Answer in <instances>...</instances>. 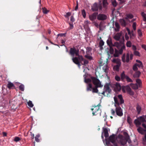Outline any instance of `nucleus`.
Returning <instances> with one entry per match:
<instances>
[{
  "mask_svg": "<svg viewBox=\"0 0 146 146\" xmlns=\"http://www.w3.org/2000/svg\"><path fill=\"white\" fill-rule=\"evenodd\" d=\"M114 100L115 102V111L113 109L111 110L112 114L114 115L115 114V112L117 115L119 116H121L123 115L122 110L119 106V102L117 98L116 97H114Z\"/></svg>",
  "mask_w": 146,
  "mask_h": 146,
  "instance_id": "obj_1",
  "label": "nucleus"
},
{
  "mask_svg": "<svg viewBox=\"0 0 146 146\" xmlns=\"http://www.w3.org/2000/svg\"><path fill=\"white\" fill-rule=\"evenodd\" d=\"M73 62L77 65L78 66H81L80 63L84 66H86L88 64V62L87 60L84 59L82 55L79 56L78 57H75L72 58Z\"/></svg>",
  "mask_w": 146,
  "mask_h": 146,
  "instance_id": "obj_2",
  "label": "nucleus"
},
{
  "mask_svg": "<svg viewBox=\"0 0 146 146\" xmlns=\"http://www.w3.org/2000/svg\"><path fill=\"white\" fill-rule=\"evenodd\" d=\"M106 143L107 144H110V143H111L113 145H111L112 146H118L116 141L117 139H116L115 137V135L113 134L110 135L107 140Z\"/></svg>",
  "mask_w": 146,
  "mask_h": 146,
  "instance_id": "obj_3",
  "label": "nucleus"
},
{
  "mask_svg": "<svg viewBox=\"0 0 146 146\" xmlns=\"http://www.w3.org/2000/svg\"><path fill=\"white\" fill-rule=\"evenodd\" d=\"M117 141L122 145H124L127 142V138L121 135H119L117 138Z\"/></svg>",
  "mask_w": 146,
  "mask_h": 146,
  "instance_id": "obj_4",
  "label": "nucleus"
},
{
  "mask_svg": "<svg viewBox=\"0 0 146 146\" xmlns=\"http://www.w3.org/2000/svg\"><path fill=\"white\" fill-rule=\"evenodd\" d=\"M96 73L97 72H96L95 73L96 76V77L92 76L91 77V79L92 80V82L93 84L95 86H98L99 87H102L103 86V85L101 84V83L99 80L97 78L98 76L96 75Z\"/></svg>",
  "mask_w": 146,
  "mask_h": 146,
  "instance_id": "obj_5",
  "label": "nucleus"
},
{
  "mask_svg": "<svg viewBox=\"0 0 146 146\" xmlns=\"http://www.w3.org/2000/svg\"><path fill=\"white\" fill-rule=\"evenodd\" d=\"M99 66L100 67H102L104 71L106 73V75H107L109 69L107 62H104L102 60L100 62Z\"/></svg>",
  "mask_w": 146,
  "mask_h": 146,
  "instance_id": "obj_6",
  "label": "nucleus"
},
{
  "mask_svg": "<svg viewBox=\"0 0 146 146\" xmlns=\"http://www.w3.org/2000/svg\"><path fill=\"white\" fill-rule=\"evenodd\" d=\"M110 83H106L104 86V91L102 93V94L105 95V93H106L108 95L110 94L111 91V90L110 88Z\"/></svg>",
  "mask_w": 146,
  "mask_h": 146,
  "instance_id": "obj_7",
  "label": "nucleus"
},
{
  "mask_svg": "<svg viewBox=\"0 0 146 146\" xmlns=\"http://www.w3.org/2000/svg\"><path fill=\"white\" fill-rule=\"evenodd\" d=\"M99 106L97 105L94 106L93 108L91 109L92 111V114L93 115H100L101 113V110H100Z\"/></svg>",
  "mask_w": 146,
  "mask_h": 146,
  "instance_id": "obj_8",
  "label": "nucleus"
},
{
  "mask_svg": "<svg viewBox=\"0 0 146 146\" xmlns=\"http://www.w3.org/2000/svg\"><path fill=\"white\" fill-rule=\"evenodd\" d=\"M69 53L71 56L73 57V58H74V57L75 55L76 56H78V57L79 56H80L79 55L78 50H76L74 47L71 48H70Z\"/></svg>",
  "mask_w": 146,
  "mask_h": 146,
  "instance_id": "obj_9",
  "label": "nucleus"
},
{
  "mask_svg": "<svg viewBox=\"0 0 146 146\" xmlns=\"http://www.w3.org/2000/svg\"><path fill=\"white\" fill-rule=\"evenodd\" d=\"M146 121L145 118L143 116H141L138 118L137 119H135L134 123L137 125H139L141 124V123L144 122Z\"/></svg>",
  "mask_w": 146,
  "mask_h": 146,
  "instance_id": "obj_10",
  "label": "nucleus"
},
{
  "mask_svg": "<svg viewBox=\"0 0 146 146\" xmlns=\"http://www.w3.org/2000/svg\"><path fill=\"white\" fill-rule=\"evenodd\" d=\"M126 90L128 93L131 95L133 96L134 95V93L131 90V89L128 85L126 86H123L122 87V90L123 92H125V90Z\"/></svg>",
  "mask_w": 146,
  "mask_h": 146,
  "instance_id": "obj_11",
  "label": "nucleus"
},
{
  "mask_svg": "<svg viewBox=\"0 0 146 146\" xmlns=\"http://www.w3.org/2000/svg\"><path fill=\"white\" fill-rule=\"evenodd\" d=\"M107 19V16L104 14H100L98 15L97 19L98 20H104Z\"/></svg>",
  "mask_w": 146,
  "mask_h": 146,
  "instance_id": "obj_12",
  "label": "nucleus"
},
{
  "mask_svg": "<svg viewBox=\"0 0 146 146\" xmlns=\"http://www.w3.org/2000/svg\"><path fill=\"white\" fill-rule=\"evenodd\" d=\"M115 97L117 98V100L119 103V105L124 103V100L121 95H119L117 96H115Z\"/></svg>",
  "mask_w": 146,
  "mask_h": 146,
  "instance_id": "obj_13",
  "label": "nucleus"
},
{
  "mask_svg": "<svg viewBox=\"0 0 146 146\" xmlns=\"http://www.w3.org/2000/svg\"><path fill=\"white\" fill-rule=\"evenodd\" d=\"M98 14L97 13H94L92 15L89 16V18L92 21H94L96 18V17Z\"/></svg>",
  "mask_w": 146,
  "mask_h": 146,
  "instance_id": "obj_14",
  "label": "nucleus"
},
{
  "mask_svg": "<svg viewBox=\"0 0 146 146\" xmlns=\"http://www.w3.org/2000/svg\"><path fill=\"white\" fill-rule=\"evenodd\" d=\"M121 34L120 33H117L115 36H113V38L116 40L118 41L119 40L121 36Z\"/></svg>",
  "mask_w": 146,
  "mask_h": 146,
  "instance_id": "obj_15",
  "label": "nucleus"
},
{
  "mask_svg": "<svg viewBox=\"0 0 146 146\" xmlns=\"http://www.w3.org/2000/svg\"><path fill=\"white\" fill-rule=\"evenodd\" d=\"M111 61L113 63L116 64H117L119 65L120 64H121L120 60L118 58H113Z\"/></svg>",
  "mask_w": 146,
  "mask_h": 146,
  "instance_id": "obj_16",
  "label": "nucleus"
},
{
  "mask_svg": "<svg viewBox=\"0 0 146 146\" xmlns=\"http://www.w3.org/2000/svg\"><path fill=\"white\" fill-rule=\"evenodd\" d=\"M92 9L93 11H96L98 10V7L97 3H94L92 8Z\"/></svg>",
  "mask_w": 146,
  "mask_h": 146,
  "instance_id": "obj_17",
  "label": "nucleus"
},
{
  "mask_svg": "<svg viewBox=\"0 0 146 146\" xmlns=\"http://www.w3.org/2000/svg\"><path fill=\"white\" fill-rule=\"evenodd\" d=\"M103 132L104 133V136L106 138H107L109 136L108 130L106 128H103Z\"/></svg>",
  "mask_w": 146,
  "mask_h": 146,
  "instance_id": "obj_18",
  "label": "nucleus"
},
{
  "mask_svg": "<svg viewBox=\"0 0 146 146\" xmlns=\"http://www.w3.org/2000/svg\"><path fill=\"white\" fill-rule=\"evenodd\" d=\"M115 26L116 28H114V30L116 32H118L119 31L120 27L119 24L117 22H115Z\"/></svg>",
  "mask_w": 146,
  "mask_h": 146,
  "instance_id": "obj_19",
  "label": "nucleus"
},
{
  "mask_svg": "<svg viewBox=\"0 0 146 146\" xmlns=\"http://www.w3.org/2000/svg\"><path fill=\"white\" fill-rule=\"evenodd\" d=\"M7 87L9 89L15 88V86L13 84L10 82H9L7 85Z\"/></svg>",
  "mask_w": 146,
  "mask_h": 146,
  "instance_id": "obj_20",
  "label": "nucleus"
},
{
  "mask_svg": "<svg viewBox=\"0 0 146 146\" xmlns=\"http://www.w3.org/2000/svg\"><path fill=\"white\" fill-rule=\"evenodd\" d=\"M40 23L39 19L37 17L34 20V24L36 27L38 26Z\"/></svg>",
  "mask_w": 146,
  "mask_h": 146,
  "instance_id": "obj_21",
  "label": "nucleus"
},
{
  "mask_svg": "<svg viewBox=\"0 0 146 146\" xmlns=\"http://www.w3.org/2000/svg\"><path fill=\"white\" fill-rule=\"evenodd\" d=\"M115 89L116 91H119L121 90V87L119 84L116 83L115 84Z\"/></svg>",
  "mask_w": 146,
  "mask_h": 146,
  "instance_id": "obj_22",
  "label": "nucleus"
},
{
  "mask_svg": "<svg viewBox=\"0 0 146 146\" xmlns=\"http://www.w3.org/2000/svg\"><path fill=\"white\" fill-rule=\"evenodd\" d=\"M86 76H87V75L86 74H85V75H84V81L85 83H86L88 84H89V83H89L90 82H91L92 80V79L91 80L90 79V78L86 79Z\"/></svg>",
  "mask_w": 146,
  "mask_h": 146,
  "instance_id": "obj_23",
  "label": "nucleus"
},
{
  "mask_svg": "<svg viewBox=\"0 0 146 146\" xmlns=\"http://www.w3.org/2000/svg\"><path fill=\"white\" fill-rule=\"evenodd\" d=\"M130 85L131 87L133 89L137 90L138 88V85L137 84H133L131 83L130 84Z\"/></svg>",
  "mask_w": 146,
  "mask_h": 146,
  "instance_id": "obj_24",
  "label": "nucleus"
},
{
  "mask_svg": "<svg viewBox=\"0 0 146 146\" xmlns=\"http://www.w3.org/2000/svg\"><path fill=\"white\" fill-rule=\"evenodd\" d=\"M92 85L91 84H88L87 86L86 90L87 91H92Z\"/></svg>",
  "mask_w": 146,
  "mask_h": 146,
  "instance_id": "obj_25",
  "label": "nucleus"
},
{
  "mask_svg": "<svg viewBox=\"0 0 146 146\" xmlns=\"http://www.w3.org/2000/svg\"><path fill=\"white\" fill-rule=\"evenodd\" d=\"M107 43L110 46H112L113 44L112 43L111 38H109L107 41Z\"/></svg>",
  "mask_w": 146,
  "mask_h": 146,
  "instance_id": "obj_26",
  "label": "nucleus"
},
{
  "mask_svg": "<svg viewBox=\"0 0 146 146\" xmlns=\"http://www.w3.org/2000/svg\"><path fill=\"white\" fill-rule=\"evenodd\" d=\"M119 22L122 26L125 27L126 26V23L124 19H120L119 20Z\"/></svg>",
  "mask_w": 146,
  "mask_h": 146,
  "instance_id": "obj_27",
  "label": "nucleus"
},
{
  "mask_svg": "<svg viewBox=\"0 0 146 146\" xmlns=\"http://www.w3.org/2000/svg\"><path fill=\"white\" fill-rule=\"evenodd\" d=\"M136 110L138 114H139L141 110V108L139 104H137L136 105Z\"/></svg>",
  "mask_w": 146,
  "mask_h": 146,
  "instance_id": "obj_28",
  "label": "nucleus"
},
{
  "mask_svg": "<svg viewBox=\"0 0 146 146\" xmlns=\"http://www.w3.org/2000/svg\"><path fill=\"white\" fill-rule=\"evenodd\" d=\"M121 64H117L114 66L113 67V69L114 70L116 71H119V68L121 66Z\"/></svg>",
  "mask_w": 146,
  "mask_h": 146,
  "instance_id": "obj_29",
  "label": "nucleus"
},
{
  "mask_svg": "<svg viewBox=\"0 0 146 146\" xmlns=\"http://www.w3.org/2000/svg\"><path fill=\"white\" fill-rule=\"evenodd\" d=\"M137 131L139 132L141 134H143L146 131V130H144L142 128L139 127L137 129Z\"/></svg>",
  "mask_w": 146,
  "mask_h": 146,
  "instance_id": "obj_30",
  "label": "nucleus"
},
{
  "mask_svg": "<svg viewBox=\"0 0 146 146\" xmlns=\"http://www.w3.org/2000/svg\"><path fill=\"white\" fill-rule=\"evenodd\" d=\"M104 42L102 40H100L99 43V46L100 47V49L102 50L103 49V46L104 45Z\"/></svg>",
  "mask_w": 146,
  "mask_h": 146,
  "instance_id": "obj_31",
  "label": "nucleus"
},
{
  "mask_svg": "<svg viewBox=\"0 0 146 146\" xmlns=\"http://www.w3.org/2000/svg\"><path fill=\"white\" fill-rule=\"evenodd\" d=\"M107 0H103V7L105 8H106L107 5H108Z\"/></svg>",
  "mask_w": 146,
  "mask_h": 146,
  "instance_id": "obj_32",
  "label": "nucleus"
},
{
  "mask_svg": "<svg viewBox=\"0 0 146 146\" xmlns=\"http://www.w3.org/2000/svg\"><path fill=\"white\" fill-rule=\"evenodd\" d=\"M136 83L138 84V87L141 88L142 85V82L141 80L139 79H137L136 80Z\"/></svg>",
  "mask_w": 146,
  "mask_h": 146,
  "instance_id": "obj_33",
  "label": "nucleus"
},
{
  "mask_svg": "<svg viewBox=\"0 0 146 146\" xmlns=\"http://www.w3.org/2000/svg\"><path fill=\"white\" fill-rule=\"evenodd\" d=\"M140 74L141 72L139 71H137L134 74L133 77L134 78L139 77L140 76Z\"/></svg>",
  "mask_w": 146,
  "mask_h": 146,
  "instance_id": "obj_34",
  "label": "nucleus"
},
{
  "mask_svg": "<svg viewBox=\"0 0 146 146\" xmlns=\"http://www.w3.org/2000/svg\"><path fill=\"white\" fill-rule=\"evenodd\" d=\"M99 87L98 86H95L92 89V92L93 93H98V90L97 88Z\"/></svg>",
  "mask_w": 146,
  "mask_h": 146,
  "instance_id": "obj_35",
  "label": "nucleus"
},
{
  "mask_svg": "<svg viewBox=\"0 0 146 146\" xmlns=\"http://www.w3.org/2000/svg\"><path fill=\"white\" fill-rule=\"evenodd\" d=\"M141 15L143 18V20L144 21H146V14L144 12H142L141 13Z\"/></svg>",
  "mask_w": 146,
  "mask_h": 146,
  "instance_id": "obj_36",
  "label": "nucleus"
},
{
  "mask_svg": "<svg viewBox=\"0 0 146 146\" xmlns=\"http://www.w3.org/2000/svg\"><path fill=\"white\" fill-rule=\"evenodd\" d=\"M127 121L129 124L131 125L132 123V120L130 117L128 116L127 117Z\"/></svg>",
  "mask_w": 146,
  "mask_h": 146,
  "instance_id": "obj_37",
  "label": "nucleus"
},
{
  "mask_svg": "<svg viewBox=\"0 0 146 146\" xmlns=\"http://www.w3.org/2000/svg\"><path fill=\"white\" fill-rule=\"evenodd\" d=\"M42 10L43 13L45 14H47L48 12H49V11L47 9L45 8L44 7L42 8Z\"/></svg>",
  "mask_w": 146,
  "mask_h": 146,
  "instance_id": "obj_38",
  "label": "nucleus"
},
{
  "mask_svg": "<svg viewBox=\"0 0 146 146\" xmlns=\"http://www.w3.org/2000/svg\"><path fill=\"white\" fill-rule=\"evenodd\" d=\"M112 4L113 6L115 7L117 5V3L115 0H112Z\"/></svg>",
  "mask_w": 146,
  "mask_h": 146,
  "instance_id": "obj_39",
  "label": "nucleus"
},
{
  "mask_svg": "<svg viewBox=\"0 0 146 146\" xmlns=\"http://www.w3.org/2000/svg\"><path fill=\"white\" fill-rule=\"evenodd\" d=\"M126 16V17L125 18V19H127L128 18L131 19L133 17V15L131 14H129L127 15Z\"/></svg>",
  "mask_w": 146,
  "mask_h": 146,
  "instance_id": "obj_40",
  "label": "nucleus"
},
{
  "mask_svg": "<svg viewBox=\"0 0 146 146\" xmlns=\"http://www.w3.org/2000/svg\"><path fill=\"white\" fill-rule=\"evenodd\" d=\"M113 46H116L117 48H118L120 46V44L118 42H116L114 43Z\"/></svg>",
  "mask_w": 146,
  "mask_h": 146,
  "instance_id": "obj_41",
  "label": "nucleus"
},
{
  "mask_svg": "<svg viewBox=\"0 0 146 146\" xmlns=\"http://www.w3.org/2000/svg\"><path fill=\"white\" fill-rule=\"evenodd\" d=\"M82 15L83 17L85 18L86 17V13L85 10L84 9H83L82 10Z\"/></svg>",
  "mask_w": 146,
  "mask_h": 146,
  "instance_id": "obj_42",
  "label": "nucleus"
},
{
  "mask_svg": "<svg viewBox=\"0 0 146 146\" xmlns=\"http://www.w3.org/2000/svg\"><path fill=\"white\" fill-rule=\"evenodd\" d=\"M126 76L124 72H123L121 75V78L122 80L124 79L125 78H126Z\"/></svg>",
  "mask_w": 146,
  "mask_h": 146,
  "instance_id": "obj_43",
  "label": "nucleus"
},
{
  "mask_svg": "<svg viewBox=\"0 0 146 146\" xmlns=\"http://www.w3.org/2000/svg\"><path fill=\"white\" fill-rule=\"evenodd\" d=\"M118 52V51L117 50H115V52L113 54V56L115 57H117L119 56V54Z\"/></svg>",
  "mask_w": 146,
  "mask_h": 146,
  "instance_id": "obj_44",
  "label": "nucleus"
},
{
  "mask_svg": "<svg viewBox=\"0 0 146 146\" xmlns=\"http://www.w3.org/2000/svg\"><path fill=\"white\" fill-rule=\"evenodd\" d=\"M19 89L21 91H23L24 90V86L23 84L19 86Z\"/></svg>",
  "mask_w": 146,
  "mask_h": 146,
  "instance_id": "obj_45",
  "label": "nucleus"
},
{
  "mask_svg": "<svg viewBox=\"0 0 146 146\" xmlns=\"http://www.w3.org/2000/svg\"><path fill=\"white\" fill-rule=\"evenodd\" d=\"M129 53H127L126 55V60H125V62H128L129 61Z\"/></svg>",
  "mask_w": 146,
  "mask_h": 146,
  "instance_id": "obj_46",
  "label": "nucleus"
},
{
  "mask_svg": "<svg viewBox=\"0 0 146 146\" xmlns=\"http://www.w3.org/2000/svg\"><path fill=\"white\" fill-rule=\"evenodd\" d=\"M128 82H132V80L128 76H126L125 78Z\"/></svg>",
  "mask_w": 146,
  "mask_h": 146,
  "instance_id": "obj_47",
  "label": "nucleus"
},
{
  "mask_svg": "<svg viewBox=\"0 0 146 146\" xmlns=\"http://www.w3.org/2000/svg\"><path fill=\"white\" fill-rule=\"evenodd\" d=\"M28 105L30 107L32 108L33 106V104H32L31 101L29 100L27 103Z\"/></svg>",
  "mask_w": 146,
  "mask_h": 146,
  "instance_id": "obj_48",
  "label": "nucleus"
},
{
  "mask_svg": "<svg viewBox=\"0 0 146 146\" xmlns=\"http://www.w3.org/2000/svg\"><path fill=\"white\" fill-rule=\"evenodd\" d=\"M131 43L130 41H128L126 43V46L127 47H131Z\"/></svg>",
  "mask_w": 146,
  "mask_h": 146,
  "instance_id": "obj_49",
  "label": "nucleus"
},
{
  "mask_svg": "<svg viewBox=\"0 0 146 146\" xmlns=\"http://www.w3.org/2000/svg\"><path fill=\"white\" fill-rule=\"evenodd\" d=\"M143 141V144L144 145L145 144V142H146V133L145 134L144 137L142 138Z\"/></svg>",
  "mask_w": 146,
  "mask_h": 146,
  "instance_id": "obj_50",
  "label": "nucleus"
},
{
  "mask_svg": "<svg viewBox=\"0 0 146 146\" xmlns=\"http://www.w3.org/2000/svg\"><path fill=\"white\" fill-rule=\"evenodd\" d=\"M136 64L137 65V66H138L139 68L141 67L142 68H143V66L142 62L140 63L139 64Z\"/></svg>",
  "mask_w": 146,
  "mask_h": 146,
  "instance_id": "obj_51",
  "label": "nucleus"
},
{
  "mask_svg": "<svg viewBox=\"0 0 146 146\" xmlns=\"http://www.w3.org/2000/svg\"><path fill=\"white\" fill-rule=\"evenodd\" d=\"M125 54H124L122 57V60L123 62H125Z\"/></svg>",
  "mask_w": 146,
  "mask_h": 146,
  "instance_id": "obj_52",
  "label": "nucleus"
},
{
  "mask_svg": "<svg viewBox=\"0 0 146 146\" xmlns=\"http://www.w3.org/2000/svg\"><path fill=\"white\" fill-rule=\"evenodd\" d=\"M137 65L136 64H135L133 66V70L135 71H137L138 70V68L137 67Z\"/></svg>",
  "mask_w": 146,
  "mask_h": 146,
  "instance_id": "obj_53",
  "label": "nucleus"
},
{
  "mask_svg": "<svg viewBox=\"0 0 146 146\" xmlns=\"http://www.w3.org/2000/svg\"><path fill=\"white\" fill-rule=\"evenodd\" d=\"M71 13L70 12H68L66 13V15H64V16L65 17L68 18H69V17L71 15Z\"/></svg>",
  "mask_w": 146,
  "mask_h": 146,
  "instance_id": "obj_54",
  "label": "nucleus"
},
{
  "mask_svg": "<svg viewBox=\"0 0 146 146\" xmlns=\"http://www.w3.org/2000/svg\"><path fill=\"white\" fill-rule=\"evenodd\" d=\"M39 137V135H36L35 137V140L37 142H39V139L38 138Z\"/></svg>",
  "mask_w": 146,
  "mask_h": 146,
  "instance_id": "obj_55",
  "label": "nucleus"
},
{
  "mask_svg": "<svg viewBox=\"0 0 146 146\" xmlns=\"http://www.w3.org/2000/svg\"><path fill=\"white\" fill-rule=\"evenodd\" d=\"M137 32L139 36L140 37H141L142 36V33L141 30L140 29H139L138 30Z\"/></svg>",
  "mask_w": 146,
  "mask_h": 146,
  "instance_id": "obj_56",
  "label": "nucleus"
},
{
  "mask_svg": "<svg viewBox=\"0 0 146 146\" xmlns=\"http://www.w3.org/2000/svg\"><path fill=\"white\" fill-rule=\"evenodd\" d=\"M92 50V48L90 47H88L86 48V53H89Z\"/></svg>",
  "mask_w": 146,
  "mask_h": 146,
  "instance_id": "obj_57",
  "label": "nucleus"
},
{
  "mask_svg": "<svg viewBox=\"0 0 146 146\" xmlns=\"http://www.w3.org/2000/svg\"><path fill=\"white\" fill-rule=\"evenodd\" d=\"M112 46H110V53L111 54H113L114 52V50L112 47Z\"/></svg>",
  "mask_w": 146,
  "mask_h": 146,
  "instance_id": "obj_58",
  "label": "nucleus"
},
{
  "mask_svg": "<svg viewBox=\"0 0 146 146\" xmlns=\"http://www.w3.org/2000/svg\"><path fill=\"white\" fill-rule=\"evenodd\" d=\"M132 27L133 29L135 31V30L136 29V23L135 22L133 23Z\"/></svg>",
  "mask_w": 146,
  "mask_h": 146,
  "instance_id": "obj_59",
  "label": "nucleus"
},
{
  "mask_svg": "<svg viewBox=\"0 0 146 146\" xmlns=\"http://www.w3.org/2000/svg\"><path fill=\"white\" fill-rule=\"evenodd\" d=\"M134 54L136 56H139V53L136 50L134 51Z\"/></svg>",
  "mask_w": 146,
  "mask_h": 146,
  "instance_id": "obj_60",
  "label": "nucleus"
},
{
  "mask_svg": "<svg viewBox=\"0 0 146 146\" xmlns=\"http://www.w3.org/2000/svg\"><path fill=\"white\" fill-rule=\"evenodd\" d=\"M115 80L117 81H119L120 80V78L119 76H116L115 77Z\"/></svg>",
  "mask_w": 146,
  "mask_h": 146,
  "instance_id": "obj_61",
  "label": "nucleus"
},
{
  "mask_svg": "<svg viewBox=\"0 0 146 146\" xmlns=\"http://www.w3.org/2000/svg\"><path fill=\"white\" fill-rule=\"evenodd\" d=\"M126 138H127V141L129 143H131V141L130 139L129 136L126 137Z\"/></svg>",
  "mask_w": 146,
  "mask_h": 146,
  "instance_id": "obj_62",
  "label": "nucleus"
},
{
  "mask_svg": "<svg viewBox=\"0 0 146 146\" xmlns=\"http://www.w3.org/2000/svg\"><path fill=\"white\" fill-rule=\"evenodd\" d=\"M125 36V39L126 40H128L129 39V37L128 36L127 33H126Z\"/></svg>",
  "mask_w": 146,
  "mask_h": 146,
  "instance_id": "obj_63",
  "label": "nucleus"
},
{
  "mask_svg": "<svg viewBox=\"0 0 146 146\" xmlns=\"http://www.w3.org/2000/svg\"><path fill=\"white\" fill-rule=\"evenodd\" d=\"M75 21L74 19L73 16H71L70 18V21L72 22L73 23Z\"/></svg>",
  "mask_w": 146,
  "mask_h": 146,
  "instance_id": "obj_64",
  "label": "nucleus"
}]
</instances>
